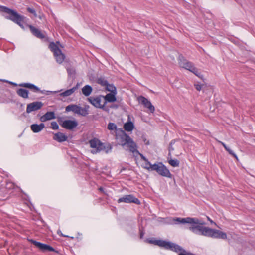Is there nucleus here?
Returning <instances> with one entry per match:
<instances>
[{"label": "nucleus", "mask_w": 255, "mask_h": 255, "mask_svg": "<svg viewBox=\"0 0 255 255\" xmlns=\"http://www.w3.org/2000/svg\"><path fill=\"white\" fill-rule=\"evenodd\" d=\"M205 224L204 222L200 221L196 234L213 238L227 239V235L225 232L206 227Z\"/></svg>", "instance_id": "1"}, {"label": "nucleus", "mask_w": 255, "mask_h": 255, "mask_svg": "<svg viewBox=\"0 0 255 255\" xmlns=\"http://www.w3.org/2000/svg\"><path fill=\"white\" fill-rule=\"evenodd\" d=\"M175 224H188V229L193 233L196 234L200 220L196 218H175L172 219Z\"/></svg>", "instance_id": "2"}, {"label": "nucleus", "mask_w": 255, "mask_h": 255, "mask_svg": "<svg viewBox=\"0 0 255 255\" xmlns=\"http://www.w3.org/2000/svg\"><path fill=\"white\" fill-rule=\"evenodd\" d=\"M178 64L180 67L192 72L200 78L202 79L203 78V75L202 73L191 62L187 61L183 57H179Z\"/></svg>", "instance_id": "3"}, {"label": "nucleus", "mask_w": 255, "mask_h": 255, "mask_svg": "<svg viewBox=\"0 0 255 255\" xmlns=\"http://www.w3.org/2000/svg\"><path fill=\"white\" fill-rule=\"evenodd\" d=\"M49 47L54 53V56L57 63H62L65 58V55L62 52L61 48H63L62 45L59 42L51 43Z\"/></svg>", "instance_id": "4"}, {"label": "nucleus", "mask_w": 255, "mask_h": 255, "mask_svg": "<svg viewBox=\"0 0 255 255\" xmlns=\"http://www.w3.org/2000/svg\"><path fill=\"white\" fill-rule=\"evenodd\" d=\"M147 242L150 243H152L157 245L161 247L164 248L166 249H170L172 251L178 252L181 250L180 247L170 242L164 241V240H147Z\"/></svg>", "instance_id": "5"}, {"label": "nucleus", "mask_w": 255, "mask_h": 255, "mask_svg": "<svg viewBox=\"0 0 255 255\" xmlns=\"http://www.w3.org/2000/svg\"><path fill=\"white\" fill-rule=\"evenodd\" d=\"M88 101L95 108L103 109L106 105L104 96L98 95L91 96L87 99Z\"/></svg>", "instance_id": "6"}, {"label": "nucleus", "mask_w": 255, "mask_h": 255, "mask_svg": "<svg viewBox=\"0 0 255 255\" xmlns=\"http://www.w3.org/2000/svg\"><path fill=\"white\" fill-rule=\"evenodd\" d=\"M1 10L4 11L8 16H5L6 18L10 19L12 21L15 22H18V20H23L24 17L18 14L15 11L7 8L5 7H2Z\"/></svg>", "instance_id": "7"}, {"label": "nucleus", "mask_w": 255, "mask_h": 255, "mask_svg": "<svg viewBox=\"0 0 255 255\" xmlns=\"http://www.w3.org/2000/svg\"><path fill=\"white\" fill-rule=\"evenodd\" d=\"M89 143L91 148V152L93 154H96L105 148L104 144L101 143L98 139H92L89 141Z\"/></svg>", "instance_id": "8"}, {"label": "nucleus", "mask_w": 255, "mask_h": 255, "mask_svg": "<svg viewBox=\"0 0 255 255\" xmlns=\"http://www.w3.org/2000/svg\"><path fill=\"white\" fill-rule=\"evenodd\" d=\"M153 171H156L162 176L171 178L172 175L170 171L162 163L154 164Z\"/></svg>", "instance_id": "9"}, {"label": "nucleus", "mask_w": 255, "mask_h": 255, "mask_svg": "<svg viewBox=\"0 0 255 255\" xmlns=\"http://www.w3.org/2000/svg\"><path fill=\"white\" fill-rule=\"evenodd\" d=\"M66 111L67 112L72 111L82 116L86 115V109H82V107L75 104H71L67 106L66 107Z\"/></svg>", "instance_id": "10"}, {"label": "nucleus", "mask_w": 255, "mask_h": 255, "mask_svg": "<svg viewBox=\"0 0 255 255\" xmlns=\"http://www.w3.org/2000/svg\"><path fill=\"white\" fill-rule=\"evenodd\" d=\"M118 202V203L124 202L127 203H134L137 204H140L139 200L132 195H125L123 197L119 198Z\"/></svg>", "instance_id": "11"}, {"label": "nucleus", "mask_w": 255, "mask_h": 255, "mask_svg": "<svg viewBox=\"0 0 255 255\" xmlns=\"http://www.w3.org/2000/svg\"><path fill=\"white\" fill-rule=\"evenodd\" d=\"M138 101L140 103L143 104L146 108H148L151 113L154 112L155 110L154 107L148 99L143 96H140L138 98Z\"/></svg>", "instance_id": "12"}, {"label": "nucleus", "mask_w": 255, "mask_h": 255, "mask_svg": "<svg viewBox=\"0 0 255 255\" xmlns=\"http://www.w3.org/2000/svg\"><path fill=\"white\" fill-rule=\"evenodd\" d=\"M121 134L116 136V140L118 143L123 146L126 145L129 136L126 134L123 130H121Z\"/></svg>", "instance_id": "13"}, {"label": "nucleus", "mask_w": 255, "mask_h": 255, "mask_svg": "<svg viewBox=\"0 0 255 255\" xmlns=\"http://www.w3.org/2000/svg\"><path fill=\"white\" fill-rule=\"evenodd\" d=\"M43 105L41 102H34L27 105L26 112L29 113L40 109Z\"/></svg>", "instance_id": "14"}, {"label": "nucleus", "mask_w": 255, "mask_h": 255, "mask_svg": "<svg viewBox=\"0 0 255 255\" xmlns=\"http://www.w3.org/2000/svg\"><path fill=\"white\" fill-rule=\"evenodd\" d=\"M30 242L33 243L35 246L38 248L39 249L43 251H53L54 249L48 246L46 244H42L41 243L37 242L33 240H30Z\"/></svg>", "instance_id": "15"}, {"label": "nucleus", "mask_w": 255, "mask_h": 255, "mask_svg": "<svg viewBox=\"0 0 255 255\" xmlns=\"http://www.w3.org/2000/svg\"><path fill=\"white\" fill-rule=\"evenodd\" d=\"M78 125L77 122L75 120H66L63 122L62 127L68 129H72Z\"/></svg>", "instance_id": "16"}, {"label": "nucleus", "mask_w": 255, "mask_h": 255, "mask_svg": "<svg viewBox=\"0 0 255 255\" xmlns=\"http://www.w3.org/2000/svg\"><path fill=\"white\" fill-rule=\"evenodd\" d=\"M130 151L134 153V152H138L137 150V145L134 142V141L129 137L127 142L126 143V145Z\"/></svg>", "instance_id": "17"}, {"label": "nucleus", "mask_w": 255, "mask_h": 255, "mask_svg": "<svg viewBox=\"0 0 255 255\" xmlns=\"http://www.w3.org/2000/svg\"><path fill=\"white\" fill-rule=\"evenodd\" d=\"M55 118V114L53 112H47L44 115L41 116L40 120L41 122H44L48 120H50Z\"/></svg>", "instance_id": "18"}, {"label": "nucleus", "mask_w": 255, "mask_h": 255, "mask_svg": "<svg viewBox=\"0 0 255 255\" xmlns=\"http://www.w3.org/2000/svg\"><path fill=\"white\" fill-rule=\"evenodd\" d=\"M117 93H110L107 94L106 96H104V98L107 102H114L116 101V95Z\"/></svg>", "instance_id": "19"}, {"label": "nucleus", "mask_w": 255, "mask_h": 255, "mask_svg": "<svg viewBox=\"0 0 255 255\" xmlns=\"http://www.w3.org/2000/svg\"><path fill=\"white\" fill-rule=\"evenodd\" d=\"M44 128L43 124H32L31 125V129L33 132L37 133L41 131Z\"/></svg>", "instance_id": "20"}, {"label": "nucleus", "mask_w": 255, "mask_h": 255, "mask_svg": "<svg viewBox=\"0 0 255 255\" xmlns=\"http://www.w3.org/2000/svg\"><path fill=\"white\" fill-rule=\"evenodd\" d=\"M53 139L58 142H62L66 141L67 139V137L63 133L58 132L54 134Z\"/></svg>", "instance_id": "21"}, {"label": "nucleus", "mask_w": 255, "mask_h": 255, "mask_svg": "<svg viewBox=\"0 0 255 255\" xmlns=\"http://www.w3.org/2000/svg\"><path fill=\"white\" fill-rule=\"evenodd\" d=\"M134 128L133 123L131 121L126 123L124 125V128L127 131H131Z\"/></svg>", "instance_id": "22"}, {"label": "nucleus", "mask_w": 255, "mask_h": 255, "mask_svg": "<svg viewBox=\"0 0 255 255\" xmlns=\"http://www.w3.org/2000/svg\"><path fill=\"white\" fill-rule=\"evenodd\" d=\"M29 27L31 32L37 37L43 38L44 37L43 35L38 29L32 26H29Z\"/></svg>", "instance_id": "23"}, {"label": "nucleus", "mask_w": 255, "mask_h": 255, "mask_svg": "<svg viewBox=\"0 0 255 255\" xmlns=\"http://www.w3.org/2000/svg\"><path fill=\"white\" fill-rule=\"evenodd\" d=\"M77 89L76 87H73L71 89L66 90L65 91L62 92L60 94V95L62 97H68L71 95Z\"/></svg>", "instance_id": "24"}, {"label": "nucleus", "mask_w": 255, "mask_h": 255, "mask_svg": "<svg viewBox=\"0 0 255 255\" xmlns=\"http://www.w3.org/2000/svg\"><path fill=\"white\" fill-rule=\"evenodd\" d=\"M154 164H151L148 160L143 162L141 166L148 171H152Z\"/></svg>", "instance_id": "25"}, {"label": "nucleus", "mask_w": 255, "mask_h": 255, "mask_svg": "<svg viewBox=\"0 0 255 255\" xmlns=\"http://www.w3.org/2000/svg\"><path fill=\"white\" fill-rule=\"evenodd\" d=\"M82 91L83 94L85 96H88L91 94V93L92 91V88L89 85H86L82 88Z\"/></svg>", "instance_id": "26"}, {"label": "nucleus", "mask_w": 255, "mask_h": 255, "mask_svg": "<svg viewBox=\"0 0 255 255\" xmlns=\"http://www.w3.org/2000/svg\"><path fill=\"white\" fill-rule=\"evenodd\" d=\"M17 94L24 98H27L28 97V91L24 89H20L17 91Z\"/></svg>", "instance_id": "27"}, {"label": "nucleus", "mask_w": 255, "mask_h": 255, "mask_svg": "<svg viewBox=\"0 0 255 255\" xmlns=\"http://www.w3.org/2000/svg\"><path fill=\"white\" fill-rule=\"evenodd\" d=\"M219 142L225 148V149L229 152V154L233 156L237 160L238 159V157L237 155L232 151V150H231L229 147H228L225 143L223 142L219 141Z\"/></svg>", "instance_id": "28"}, {"label": "nucleus", "mask_w": 255, "mask_h": 255, "mask_svg": "<svg viewBox=\"0 0 255 255\" xmlns=\"http://www.w3.org/2000/svg\"><path fill=\"white\" fill-rule=\"evenodd\" d=\"M20 86L25 87H27V88H28L30 89H34V91H38L39 90V88L38 87H37L36 86H35V85H34L33 84H29V83H23V84H20Z\"/></svg>", "instance_id": "29"}, {"label": "nucleus", "mask_w": 255, "mask_h": 255, "mask_svg": "<svg viewBox=\"0 0 255 255\" xmlns=\"http://www.w3.org/2000/svg\"><path fill=\"white\" fill-rule=\"evenodd\" d=\"M106 89L107 91H110L111 93H117L116 88L113 85L108 84L107 83L106 86Z\"/></svg>", "instance_id": "30"}, {"label": "nucleus", "mask_w": 255, "mask_h": 255, "mask_svg": "<svg viewBox=\"0 0 255 255\" xmlns=\"http://www.w3.org/2000/svg\"><path fill=\"white\" fill-rule=\"evenodd\" d=\"M168 162L170 165L174 167H178L179 164V161L176 159H170L169 160Z\"/></svg>", "instance_id": "31"}, {"label": "nucleus", "mask_w": 255, "mask_h": 255, "mask_svg": "<svg viewBox=\"0 0 255 255\" xmlns=\"http://www.w3.org/2000/svg\"><path fill=\"white\" fill-rule=\"evenodd\" d=\"M194 86L195 87L196 90L197 91H201L202 90L203 88V86H204V85L203 84H198V83H195L194 84Z\"/></svg>", "instance_id": "32"}, {"label": "nucleus", "mask_w": 255, "mask_h": 255, "mask_svg": "<svg viewBox=\"0 0 255 255\" xmlns=\"http://www.w3.org/2000/svg\"><path fill=\"white\" fill-rule=\"evenodd\" d=\"M98 83L100 85L104 86H106L107 84V82L103 79H99L98 80Z\"/></svg>", "instance_id": "33"}, {"label": "nucleus", "mask_w": 255, "mask_h": 255, "mask_svg": "<svg viewBox=\"0 0 255 255\" xmlns=\"http://www.w3.org/2000/svg\"><path fill=\"white\" fill-rule=\"evenodd\" d=\"M108 128L109 130H114L116 129V126L114 123H109L108 125Z\"/></svg>", "instance_id": "34"}, {"label": "nucleus", "mask_w": 255, "mask_h": 255, "mask_svg": "<svg viewBox=\"0 0 255 255\" xmlns=\"http://www.w3.org/2000/svg\"><path fill=\"white\" fill-rule=\"evenodd\" d=\"M105 146V148H104L103 150H105L106 153L109 152L111 149L112 146L110 144H104Z\"/></svg>", "instance_id": "35"}, {"label": "nucleus", "mask_w": 255, "mask_h": 255, "mask_svg": "<svg viewBox=\"0 0 255 255\" xmlns=\"http://www.w3.org/2000/svg\"><path fill=\"white\" fill-rule=\"evenodd\" d=\"M27 11L33 14L34 15V17H37V14L36 13L35 11L34 10V9L31 8H27Z\"/></svg>", "instance_id": "36"}, {"label": "nucleus", "mask_w": 255, "mask_h": 255, "mask_svg": "<svg viewBox=\"0 0 255 255\" xmlns=\"http://www.w3.org/2000/svg\"><path fill=\"white\" fill-rule=\"evenodd\" d=\"M51 127L53 129H57L59 126L56 122H53L51 123Z\"/></svg>", "instance_id": "37"}, {"label": "nucleus", "mask_w": 255, "mask_h": 255, "mask_svg": "<svg viewBox=\"0 0 255 255\" xmlns=\"http://www.w3.org/2000/svg\"><path fill=\"white\" fill-rule=\"evenodd\" d=\"M142 139L145 144H146V145L149 144V141L148 140H147V139L145 138V137H142Z\"/></svg>", "instance_id": "38"}, {"label": "nucleus", "mask_w": 255, "mask_h": 255, "mask_svg": "<svg viewBox=\"0 0 255 255\" xmlns=\"http://www.w3.org/2000/svg\"><path fill=\"white\" fill-rule=\"evenodd\" d=\"M89 108V106L88 105L85 106L84 108H82V109H86V115L88 114V110Z\"/></svg>", "instance_id": "39"}, {"label": "nucleus", "mask_w": 255, "mask_h": 255, "mask_svg": "<svg viewBox=\"0 0 255 255\" xmlns=\"http://www.w3.org/2000/svg\"><path fill=\"white\" fill-rule=\"evenodd\" d=\"M141 157V158L143 160V162L146 161H147V160L145 158V157H144L142 155H140Z\"/></svg>", "instance_id": "40"}, {"label": "nucleus", "mask_w": 255, "mask_h": 255, "mask_svg": "<svg viewBox=\"0 0 255 255\" xmlns=\"http://www.w3.org/2000/svg\"><path fill=\"white\" fill-rule=\"evenodd\" d=\"M141 157V158L143 160V162L146 161H147V160L145 158V157H144L142 155H140Z\"/></svg>", "instance_id": "41"}, {"label": "nucleus", "mask_w": 255, "mask_h": 255, "mask_svg": "<svg viewBox=\"0 0 255 255\" xmlns=\"http://www.w3.org/2000/svg\"><path fill=\"white\" fill-rule=\"evenodd\" d=\"M22 21V20H18V22H15V23H17L18 25H19L20 26V25H21L20 22Z\"/></svg>", "instance_id": "42"}, {"label": "nucleus", "mask_w": 255, "mask_h": 255, "mask_svg": "<svg viewBox=\"0 0 255 255\" xmlns=\"http://www.w3.org/2000/svg\"><path fill=\"white\" fill-rule=\"evenodd\" d=\"M20 26L22 28L24 29V26H23V25L22 24L20 25Z\"/></svg>", "instance_id": "43"}, {"label": "nucleus", "mask_w": 255, "mask_h": 255, "mask_svg": "<svg viewBox=\"0 0 255 255\" xmlns=\"http://www.w3.org/2000/svg\"><path fill=\"white\" fill-rule=\"evenodd\" d=\"M60 233H61V231H58V234H60Z\"/></svg>", "instance_id": "44"}, {"label": "nucleus", "mask_w": 255, "mask_h": 255, "mask_svg": "<svg viewBox=\"0 0 255 255\" xmlns=\"http://www.w3.org/2000/svg\"><path fill=\"white\" fill-rule=\"evenodd\" d=\"M254 142L255 143V139H254Z\"/></svg>", "instance_id": "45"}]
</instances>
